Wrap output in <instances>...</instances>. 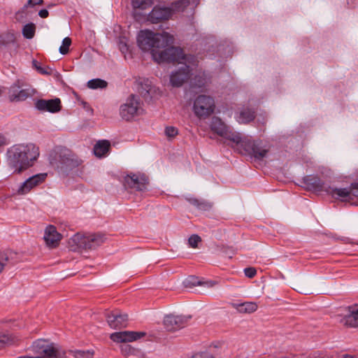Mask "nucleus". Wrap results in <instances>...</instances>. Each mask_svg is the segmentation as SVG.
<instances>
[{
    "label": "nucleus",
    "instance_id": "a878e982",
    "mask_svg": "<svg viewBox=\"0 0 358 358\" xmlns=\"http://www.w3.org/2000/svg\"><path fill=\"white\" fill-rule=\"evenodd\" d=\"M110 146V144L108 141H99L94 147V153L99 157H103L108 152Z\"/></svg>",
    "mask_w": 358,
    "mask_h": 358
},
{
    "label": "nucleus",
    "instance_id": "c756f323",
    "mask_svg": "<svg viewBox=\"0 0 358 358\" xmlns=\"http://www.w3.org/2000/svg\"><path fill=\"white\" fill-rule=\"evenodd\" d=\"M50 343L45 340L38 339L33 343V350L38 354H43V350H46Z\"/></svg>",
    "mask_w": 358,
    "mask_h": 358
},
{
    "label": "nucleus",
    "instance_id": "de8ad7c7",
    "mask_svg": "<svg viewBox=\"0 0 358 358\" xmlns=\"http://www.w3.org/2000/svg\"><path fill=\"white\" fill-rule=\"evenodd\" d=\"M187 200L188 201V202L190 204H192V206H195L196 208L197 207L198 203L199 201V200L198 199L194 198V197L188 198V199H187Z\"/></svg>",
    "mask_w": 358,
    "mask_h": 358
},
{
    "label": "nucleus",
    "instance_id": "37998d69",
    "mask_svg": "<svg viewBox=\"0 0 358 358\" xmlns=\"http://www.w3.org/2000/svg\"><path fill=\"white\" fill-rule=\"evenodd\" d=\"M191 358H213L210 354L207 352H201L194 355Z\"/></svg>",
    "mask_w": 358,
    "mask_h": 358
},
{
    "label": "nucleus",
    "instance_id": "9b49d317",
    "mask_svg": "<svg viewBox=\"0 0 358 358\" xmlns=\"http://www.w3.org/2000/svg\"><path fill=\"white\" fill-rule=\"evenodd\" d=\"M148 178L144 174L131 173L127 175L124 180V185L126 189L135 192H143L147 189Z\"/></svg>",
    "mask_w": 358,
    "mask_h": 358
},
{
    "label": "nucleus",
    "instance_id": "f8f14e48",
    "mask_svg": "<svg viewBox=\"0 0 358 358\" xmlns=\"http://www.w3.org/2000/svg\"><path fill=\"white\" fill-rule=\"evenodd\" d=\"M303 184L306 188L317 194H327L330 185L317 176H307L303 178Z\"/></svg>",
    "mask_w": 358,
    "mask_h": 358
},
{
    "label": "nucleus",
    "instance_id": "09e8293b",
    "mask_svg": "<svg viewBox=\"0 0 358 358\" xmlns=\"http://www.w3.org/2000/svg\"><path fill=\"white\" fill-rule=\"evenodd\" d=\"M38 15L42 18H45L48 17L49 12L46 9H42L38 12Z\"/></svg>",
    "mask_w": 358,
    "mask_h": 358
},
{
    "label": "nucleus",
    "instance_id": "3c124183",
    "mask_svg": "<svg viewBox=\"0 0 358 358\" xmlns=\"http://www.w3.org/2000/svg\"><path fill=\"white\" fill-rule=\"evenodd\" d=\"M124 48H125L126 50L127 49V45H126V44H124L122 48H120L121 51H122V52H124Z\"/></svg>",
    "mask_w": 358,
    "mask_h": 358
},
{
    "label": "nucleus",
    "instance_id": "603ef678",
    "mask_svg": "<svg viewBox=\"0 0 358 358\" xmlns=\"http://www.w3.org/2000/svg\"><path fill=\"white\" fill-rule=\"evenodd\" d=\"M345 358H352V357H350V356H348V355H346V356H345Z\"/></svg>",
    "mask_w": 358,
    "mask_h": 358
},
{
    "label": "nucleus",
    "instance_id": "473e14b6",
    "mask_svg": "<svg viewBox=\"0 0 358 358\" xmlns=\"http://www.w3.org/2000/svg\"><path fill=\"white\" fill-rule=\"evenodd\" d=\"M13 338L8 334L0 331V349L13 343Z\"/></svg>",
    "mask_w": 358,
    "mask_h": 358
},
{
    "label": "nucleus",
    "instance_id": "39448f33",
    "mask_svg": "<svg viewBox=\"0 0 358 358\" xmlns=\"http://www.w3.org/2000/svg\"><path fill=\"white\" fill-rule=\"evenodd\" d=\"M106 240L103 234H90L73 235L69 241L71 250L80 252L83 250H94L102 245Z\"/></svg>",
    "mask_w": 358,
    "mask_h": 358
},
{
    "label": "nucleus",
    "instance_id": "bb28decb",
    "mask_svg": "<svg viewBox=\"0 0 358 358\" xmlns=\"http://www.w3.org/2000/svg\"><path fill=\"white\" fill-rule=\"evenodd\" d=\"M257 304L255 302H244L242 303H234V308L242 313H252L257 310Z\"/></svg>",
    "mask_w": 358,
    "mask_h": 358
},
{
    "label": "nucleus",
    "instance_id": "6ab92c4d",
    "mask_svg": "<svg viewBox=\"0 0 358 358\" xmlns=\"http://www.w3.org/2000/svg\"><path fill=\"white\" fill-rule=\"evenodd\" d=\"M61 239V235L57 231L56 227L49 225L46 227L44 234V240L50 247H56Z\"/></svg>",
    "mask_w": 358,
    "mask_h": 358
},
{
    "label": "nucleus",
    "instance_id": "c85d7f7f",
    "mask_svg": "<svg viewBox=\"0 0 358 358\" xmlns=\"http://www.w3.org/2000/svg\"><path fill=\"white\" fill-rule=\"evenodd\" d=\"M107 82L100 78L92 79L87 83V87L92 90L104 89L107 87Z\"/></svg>",
    "mask_w": 358,
    "mask_h": 358
},
{
    "label": "nucleus",
    "instance_id": "c9c22d12",
    "mask_svg": "<svg viewBox=\"0 0 358 358\" xmlns=\"http://www.w3.org/2000/svg\"><path fill=\"white\" fill-rule=\"evenodd\" d=\"M33 66L36 68V69L41 74L43 75H50L51 70L48 67H42L41 64L36 61L33 60Z\"/></svg>",
    "mask_w": 358,
    "mask_h": 358
},
{
    "label": "nucleus",
    "instance_id": "79ce46f5",
    "mask_svg": "<svg viewBox=\"0 0 358 358\" xmlns=\"http://www.w3.org/2000/svg\"><path fill=\"white\" fill-rule=\"evenodd\" d=\"M244 273L248 278H252L257 274V271L253 267H248L244 269Z\"/></svg>",
    "mask_w": 358,
    "mask_h": 358
},
{
    "label": "nucleus",
    "instance_id": "20e7f679",
    "mask_svg": "<svg viewBox=\"0 0 358 358\" xmlns=\"http://www.w3.org/2000/svg\"><path fill=\"white\" fill-rule=\"evenodd\" d=\"M200 0H177L171 4V7L155 6L149 13L148 20L156 24L169 20L173 12L183 11L187 6L194 8Z\"/></svg>",
    "mask_w": 358,
    "mask_h": 358
},
{
    "label": "nucleus",
    "instance_id": "7c9ffc66",
    "mask_svg": "<svg viewBox=\"0 0 358 358\" xmlns=\"http://www.w3.org/2000/svg\"><path fill=\"white\" fill-rule=\"evenodd\" d=\"M35 24L34 23H29L23 27L22 35L25 38L31 39L35 35Z\"/></svg>",
    "mask_w": 358,
    "mask_h": 358
},
{
    "label": "nucleus",
    "instance_id": "49530a36",
    "mask_svg": "<svg viewBox=\"0 0 358 358\" xmlns=\"http://www.w3.org/2000/svg\"><path fill=\"white\" fill-rule=\"evenodd\" d=\"M7 144H8L7 138L4 135L0 134V147Z\"/></svg>",
    "mask_w": 358,
    "mask_h": 358
},
{
    "label": "nucleus",
    "instance_id": "a211bd4d",
    "mask_svg": "<svg viewBox=\"0 0 358 358\" xmlns=\"http://www.w3.org/2000/svg\"><path fill=\"white\" fill-rule=\"evenodd\" d=\"M43 357H28L23 356L17 358H64L66 352L58 345L54 343H50L46 350H43Z\"/></svg>",
    "mask_w": 358,
    "mask_h": 358
},
{
    "label": "nucleus",
    "instance_id": "8fccbe9b",
    "mask_svg": "<svg viewBox=\"0 0 358 358\" xmlns=\"http://www.w3.org/2000/svg\"><path fill=\"white\" fill-rule=\"evenodd\" d=\"M205 84V80L204 79H199V83L196 84V85L199 87H202L203 85H204Z\"/></svg>",
    "mask_w": 358,
    "mask_h": 358
},
{
    "label": "nucleus",
    "instance_id": "f257e3e1",
    "mask_svg": "<svg viewBox=\"0 0 358 358\" xmlns=\"http://www.w3.org/2000/svg\"><path fill=\"white\" fill-rule=\"evenodd\" d=\"M173 36L169 33H154L150 30L141 31L137 38L139 48L144 51H150L153 59L157 63L178 59L181 48L173 46Z\"/></svg>",
    "mask_w": 358,
    "mask_h": 358
},
{
    "label": "nucleus",
    "instance_id": "cd10ccee",
    "mask_svg": "<svg viewBox=\"0 0 358 358\" xmlns=\"http://www.w3.org/2000/svg\"><path fill=\"white\" fill-rule=\"evenodd\" d=\"M15 41V36L12 32H5L0 34V47L7 46L14 43Z\"/></svg>",
    "mask_w": 358,
    "mask_h": 358
},
{
    "label": "nucleus",
    "instance_id": "412c9836",
    "mask_svg": "<svg viewBox=\"0 0 358 358\" xmlns=\"http://www.w3.org/2000/svg\"><path fill=\"white\" fill-rule=\"evenodd\" d=\"M222 137L234 143L238 148L241 149V150H243L245 148L244 143L248 142L249 140L246 137L242 138L239 133L229 131V129L227 131L226 135H224Z\"/></svg>",
    "mask_w": 358,
    "mask_h": 358
},
{
    "label": "nucleus",
    "instance_id": "2eb2a0df",
    "mask_svg": "<svg viewBox=\"0 0 358 358\" xmlns=\"http://www.w3.org/2000/svg\"><path fill=\"white\" fill-rule=\"evenodd\" d=\"M47 173H38L27 179L17 189L19 194H26L33 188L45 181Z\"/></svg>",
    "mask_w": 358,
    "mask_h": 358
},
{
    "label": "nucleus",
    "instance_id": "58836bf2",
    "mask_svg": "<svg viewBox=\"0 0 358 358\" xmlns=\"http://www.w3.org/2000/svg\"><path fill=\"white\" fill-rule=\"evenodd\" d=\"M76 358H91L93 355L90 351L77 350L73 352Z\"/></svg>",
    "mask_w": 358,
    "mask_h": 358
},
{
    "label": "nucleus",
    "instance_id": "4be33fe9",
    "mask_svg": "<svg viewBox=\"0 0 358 358\" xmlns=\"http://www.w3.org/2000/svg\"><path fill=\"white\" fill-rule=\"evenodd\" d=\"M210 127L213 131L220 136L226 135L228 127L218 117H213L211 120Z\"/></svg>",
    "mask_w": 358,
    "mask_h": 358
},
{
    "label": "nucleus",
    "instance_id": "f704fd0d",
    "mask_svg": "<svg viewBox=\"0 0 358 358\" xmlns=\"http://www.w3.org/2000/svg\"><path fill=\"white\" fill-rule=\"evenodd\" d=\"M183 284L185 287H193L201 284V282L194 276H190L185 280Z\"/></svg>",
    "mask_w": 358,
    "mask_h": 358
},
{
    "label": "nucleus",
    "instance_id": "423d86ee",
    "mask_svg": "<svg viewBox=\"0 0 358 358\" xmlns=\"http://www.w3.org/2000/svg\"><path fill=\"white\" fill-rule=\"evenodd\" d=\"M50 162L58 169L69 171L80 166L83 161L69 150L58 148L50 154Z\"/></svg>",
    "mask_w": 358,
    "mask_h": 358
},
{
    "label": "nucleus",
    "instance_id": "ea45409f",
    "mask_svg": "<svg viewBox=\"0 0 358 358\" xmlns=\"http://www.w3.org/2000/svg\"><path fill=\"white\" fill-rule=\"evenodd\" d=\"M165 134L169 138H173L178 134V129L174 127H167L165 129Z\"/></svg>",
    "mask_w": 358,
    "mask_h": 358
},
{
    "label": "nucleus",
    "instance_id": "f3484780",
    "mask_svg": "<svg viewBox=\"0 0 358 358\" xmlns=\"http://www.w3.org/2000/svg\"><path fill=\"white\" fill-rule=\"evenodd\" d=\"M109 326L113 329H122L127 327L128 315L118 311L111 312L106 316Z\"/></svg>",
    "mask_w": 358,
    "mask_h": 358
},
{
    "label": "nucleus",
    "instance_id": "f03ea898",
    "mask_svg": "<svg viewBox=\"0 0 358 358\" xmlns=\"http://www.w3.org/2000/svg\"><path fill=\"white\" fill-rule=\"evenodd\" d=\"M39 155V148L34 143L15 144L7 150L6 161L14 173H20L32 166Z\"/></svg>",
    "mask_w": 358,
    "mask_h": 358
},
{
    "label": "nucleus",
    "instance_id": "c03bdc74",
    "mask_svg": "<svg viewBox=\"0 0 358 358\" xmlns=\"http://www.w3.org/2000/svg\"><path fill=\"white\" fill-rule=\"evenodd\" d=\"M43 3V0H29L27 1V4L24 6V7H27L28 6H34L36 5H41Z\"/></svg>",
    "mask_w": 358,
    "mask_h": 358
},
{
    "label": "nucleus",
    "instance_id": "5701e85b",
    "mask_svg": "<svg viewBox=\"0 0 358 358\" xmlns=\"http://www.w3.org/2000/svg\"><path fill=\"white\" fill-rule=\"evenodd\" d=\"M138 91L141 96L145 100H147L148 98L151 97L153 91L152 82L149 79L142 80L139 83Z\"/></svg>",
    "mask_w": 358,
    "mask_h": 358
},
{
    "label": "nucleus",
    "instance_id": "ddd939ff",
    "mask_svg": "<svg viewBox=\"0 0 358 358\" xmlns=\"http://www.w3.org/2000/svg\"><path fill=\"white\" fill-rule=\"evenodd\" d=\"M191 318V316L169 315L164 319V325L167 331H174L187 325Z\"/></svg>",
    "mask_w": 358,
    "mask_h": 358
},
{
    "label": "nucleus",
    "instance_id": "b1692460",
    "mask_svg": "<svg viewBox=\"0 0 358 358\" xmlns=\"http://www.w3.org/2000/svg\"><path fill=\"white\" fill-rule=\"evenodd\" d=\"M237 121L241 124H248L255 118V111L250 108H243L236 117Z\"/></svg>",
    "mask_w": 358,
    "mask_h": 358
},
{
    "label": "nucleus",
    "instance_id": "6e6552de",
    "mask_svg": "<svg viewBox=\"0 0 358 358\" xmlns=\"http://www.w3.org/2000/svg\"><path fill=\"white\" fill-rule=\"evenodd\" d=\"M36 93V90L30 86L17 80L8 90V98L12 102H20L25 101L28 98L32 97Z\"/></svg>",
    "mask_w": 358,
    "mask_h": 358
},
{
    "label": "nucleus",
    "instance_id": "72a5a7b5",
    "mask_svg": "<svg viewBox=\"0 0 358 358\" xmlns=\"http://www.w3.org/2000/svg\"><path fill=\"white\" fill-rule=\"evenodd\" d=\"M71 44V39L69 37H66L62 41V44L59 47V52L62 55H66L69 52V47Z\"/></svg>",
    "mask_w": 358,
    "mask_h": 358
},
{
    "label": "nucleus",
    "instance_id": "0eeeda50",
    "mask_svg": "<svg viewBox=\"0 0 358 358\" xmlns=\"http://www.w3.org/2000/svg\"><path fill=\"white\" fill-rule=\"evenodd\" d=\"M142 105L143 103L137 95L131 94L127 99L126 102L120 106V115L121 117L126 121H130L134 117L143 114Z\"/></svg>",
    "mask_w": 358,
    "mask_h": 358
},
{
    "label": "nucleus",
    "instance_id": "e433bc0d",
    "mask_svg": "<svg viewBox=\"0 0 358 358\" xmlns=\"http://www.w3.org/2000/svg\"><path fill=\"white\" fill-rule=\"evenodd\" d=\"M8 261V253L6 252H0V273L2 272Z\"/></svg>",
    "mask_w": 358,
    "mask_h": 358
},
{
    "label": "nucleus",
    "instance_id": "7ed1b4c3",
    "mask_svg": "<svg viewBox=\"0 0 358 358\" xmlns=\"http://www.w3.org/2000/svg\"><path fill=\"white\" fill-rule=\"evenodd\" d=\"M164 62H178L181 66L173 71L170 76V83L173 87H180L188 80L192 75L193 67L197 66V59L192 55H185L181 48V54L176 60H164Z\"/></svg>",
    "mask_w": 358,
    "mask_h": 358
},
{
    "label": "nucleus",
    "instance_id": "4c0bfd02",
    "mask_svg": "<svg viewBox=\"0 0 358 358\" xmlns=\"http://www.w3.org/2000/svg\"><path fill=\"white\" fill-rule=\"evenodd\" d=\"M201 241V238L196 234L192 235L188 239V243L190 247L196 248L198 246V243Z\"/></svg>",
    "mask_w": 358,
    "mask_h": 358
},
{
    "label": "nucleus",
    "instance_id": "a18cd8bd",
    "mask_svg": "<svg viewBox=\"0 0 358 358\" xmlns=\"http://www.w3.org/2000/svg\"><path fill=\"white\" fill-rule=\"evenodd\" d=\"M351 187H352V195L358 197V183L357 182L352 183Z\"/></svg>",
    "mask_w": 358,
    "mask_h": 358
},
{
    "label": "nucleus",
    "instance_id": "9d476101",
    "mask_svg": "<svg viewBox=\"0 0 358 358\" xmlns=\"http://www.w3.org/2000/svg\"><path fill=\"white\" fill-rule=\"evenodd\" d=\"M245 148L240 152L243 155H250L255 160H262L266 157L268 148L264 145L262 141H252L249 139L248 142L244 143Z\"/></svg>",
    "mask_w": 358,
    "mask_h": 358
},
{
    "label": "nucleus",
    "instance_id": "aec40b11",
    "mask_svg": "<svg viewBox=\"0 0 358 358\" xmlns=\"http://www.w3.org/2000/svg\"><path fill=\"white\" fill-rule=\"evenodd\" d=\"M352 193L351 185L345 188H337L330 185L327 194L331 196L334 199L345 201L352 195Z\"/></svg>",
    "mask_w": 358,
    "mask_h": 358
},
{
    "label": "nucleus",
    "instance_id": "393cba45",
    "mask_svg": "<svg viewBox=\"0 0 358 358\" xmlns=\"http://www.w3.org/2000/svg\"><path fill=\"white\" fill-rule=\"evenodd\" d=\"M350 313L343 318L345 325L350 327H358V308H350Z\"/></svg>",
    "mask_w": 358,
    "mask_h": 358
},
{
    "label": "nucleus",
    "instance_id": "1a4fd4ad",
    "mask_svg": "<svg viewBox=\"0 0 358 358\" xmlns=\"http://www.w3.org/2000/svg\"><path fill=\"white\" fill-rule=\"evenodd\" d=\"M214 109V99L209 96L199 95L194 102V113L199 118H206L210 116L213 113Z\"/></svg>",
    "mask_w": 358,
    "mask_h": 358
},
{
    "label": "nucleus",
    "instance_id": "dca6fc26",
    "mask_svg": "<svg viewBox=\"0 0 358 358\" xmlns=\"http://www.w3.org/2000/svg\"><path fill=\"white\" fill-rule=\"evenodd\" d=\"M145 335L143 331H120L110 335V338L117 343H127L136 341Z\"/></svg>",
    "mask_w": 358,
    "mask_h": 358
},
{
    "label": "nucleus",
    "instance_id": "4468645a",
    "mask_svg": "<svg viewBox=\"0 0 358 358\" xmlns=\"http://www.w3.org/2000/svg\"><path fill=\"white\" fill-rule=\"evenodd\" d=\"M34 106L39 111L51 113H58L62 109L61 100L59 98L52 99H40L35 101Z\"/></svg>",
    "mask_w": 358,
    "mask_h": 358
},
{
    "label": "nucleus",
    "instance_id": "2f4dec72",
    "mask_svg": "<svg viewBox=\"0 0 358 358\" xmlns=\"http://www.w3.org/2000/svg\"><path fill=\"white\" fill-rule=\"evenodd\" d=\"M153 3V0H132L134 8L145 10L150 7Z\"/></svg>",
    "mask_w": 358,
    "mask_h": 358
},
{
    "label": "nucleus",
    "instance_id": "a19ab883",
    "mask_svg": "<svg viewBox=\"0 0 358 358\" xmlns=\"http://www.w3.org/2000/svg\"><path fill=\"white\" fill-rule=\"evenodd\" d=\"M212 206L210 203L203 200H199L196 208L201 210H208Z\"/></svg>",
    "mask_w": 358,
    "mask_h": 358
}]
</instances>
